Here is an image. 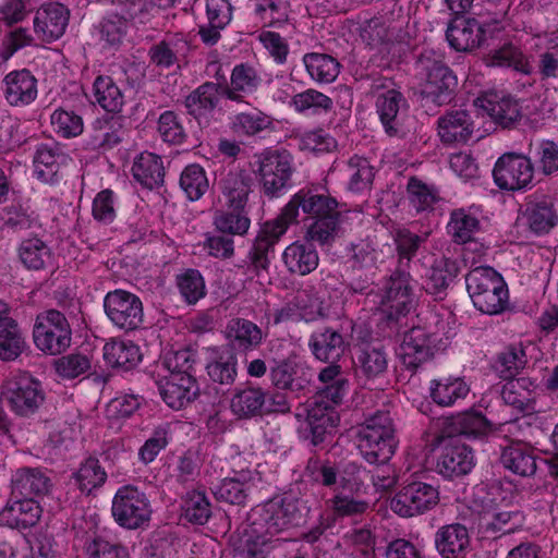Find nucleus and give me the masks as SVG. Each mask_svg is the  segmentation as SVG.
<instances>
[{"mask_svg":"<svg viewBox=\"0 0 558 558\" xmlns=\"http://www.w3.org/2000/svg\"><path fill=\"white\" fill-rule=\"evenodd\" d=\"M423 238L407 230L397 231L396 244L399 254V268L391 275L381 299V311L388 318L397 319L409 312L412 303L411 277L405 271L410 260L415 256Z\"/></svg>","mask_w":558,"mask_h":558,"instance_id":"f257e3e1","label":"nucleus"},{"mask_svg":"<svg viewBox=\"0 0 558 558\" xmlns=\"http://www.w3.org/2000/svg\"><path fill=\"white\" fill-rule=\"evenodd\" d=\"M415 71L423 100L436 106L446 105L451 100L458 82L446 64L442 53L434 49L424 50L416 60Z\"/></svg>","mask_w":558,"mask_h":558,"instance_id":"f03ea898","label":"nucleus"},{"mask_svg":"<svg viewBox=\"0 0 558 558\" xmlns=\"http://www.w3.org/2000/svg\"><path fill=\"white\" fill-rule=\"evenodd\" d=\"M357 449L372 464H386L395 454L398 440L393 420L388 411H377L365 420L357 435Z\"/></svg>","mask_w":558,"mask_h":558,"instance_id":"7ed1b4c3","label":"nucleus"},{"mask_svg":"<svg viewBox=\"0 0 558 558\" xmlns=\"http://www.w3.org/2000/svg\"><path fill=\"white\" fill-rule=\"evenodd\" d=\"M468 292L474 306L482 313H501L508 303V289L504 278L492 267H476L465 276Z\"/></svg>","mask_w":558,"mask_h":558,"instance_id":"20e7f679","label":"nucleus"},{"mask_svg":"<svg viewBox=\"0 0 558 558\" xmlns=\"http://www.w3.org/2000/svg\"><path fill=\"white\" fill-rule=\"evenodd\" d=\"M302 518L299 500L292 496L274 498L252 509L248 521L258 535H274Z\"/></svg>","mask_w":558,"mask_h":558,"instance_id":"39448f33","label":"nucleus"},{"mask_svg":"<svg viewBox=\"0 0 558 558\" xmlns=\"http://www.w3.org/2000/svg\"><path fill=\"white\" fill-rule=\"evenodd\" d=\"M253 172L262 193L274 198L284 190L293 173L291 155L286 150L266 149L254 156Z\"/></svg>","mask_w":558,"mask_h":558,"instance_id":"423d86ee","label":"nucleus"},{"mask_svg":"<svg viewBox=\"0 0 558 558\" xmlns=\"http://www.w3.org/2000/svg\"><path fill=\"white\" fill-rule=\"evenodd\" d=\"M33 338L40 351L57 355L70 347L72 331L66 317L61 312L49 310L37 316Z\"/></svg>","mask_w":558,"mask_h":558,"instance_id":"0eeeda50","label":"nucleus"},{"mask_svg":"<svg viewBox=\"0 0 558 558\" xmlns=\"http://www.w3.org/2000/svg\"><path fill=\"white\" fill-rule=\"evenodd\" d=\"M111 511L116 522L129 530L142 527L149 522L151 515L148 497L133 485H124L117 490Z\"/></svg>","mask_w":558,"mask_h":558,"instance_id":"6e6552de","label":"nucleus"},{"mask_svg":"<svg viewBox=\"0 0 558 558\" xmlns=\"http://www.w3.org/2000/svg\"><path fill=\"white\" fill-rule=\"evenodd\" d=\"M2 399L17 415L34 414L45 401V392L38 380L27 374L8 378L2 385Z\"/></svg>","mask_w":558,"mask_h":558,"instance_id":"1a4fd4ad","label":"nucleus"},{"mask_svg":"<svg viewBox=\"0 0 558 558\" xmlns=\"http://www.w3.org/2000/svg\"><path fill=\"white\" fill-rule=\"evenodd\" d=\"M338 207L337 199L330 195L312 189H301L284 205L280 214L289 225H293L299 222L300 210L306 218L314 220L339 213Z\"/></svg>","mask_w":558,"mask_h":558,"instance_id":"9d476101","label":"nucleus"},{"mask_svg":"<svg viewBox=\"0 0 558 558\" xmlns=\"http://www.w3.org/2000/svg\"><path fill=\"white\" fill-rule=\"evenodd\" d=\"M439 504L436 486L415 481L403 486L392 498L391 509L403 518L423 514Z\"/></svg>","mask_w":558,"mask_h":558,"instance_id":"9b49d317","label":"nucleus"},{"mask_svg":"<svg viewBox=\"0 0 558 558\" xmlns=\"http://www.w3.org/2000/svg\"><path fill=\"white\" fill-rule=\"evenodd\" d=\"M493 177L496 185L501 190H524L532 185L534 166L526 156L506 153L496 161Z\"/></svg>","mask_w":558,"mask_h":558,"instance_id":"f8f14e48","label":"nucleus"},{"mask_svg":"<svg viewBox=\"0 0 558 558\" xmlns=\"http://www.w3.org/2000/svg\"><path fill=\"white\" fill-rule=\"evenodd\" d=\"M104 306L109 319L121 329L134 330L143 323L142 301L131 292L124 290L109 292L105 298Z\"/></svg>","mask_w":558,"mask_h":558,"instance_id":"ddd939ff","label":"nucleus"},{"mask_svg":"<svg viewBox=\"0 0 558 558\" xmlns=\"http://www.w3.org/2000/svg\"><path fill=\"white\" fill-rule=\"evenodd\" d=\"M444 447L437 458L436 471L446 478H457L471 472L474 454L468 445L458 438H445Z\"/></svg>","mask_w":558,"mask_h":558,"instance_id":"4468645a","label":"nucleus"},{"mask_svg":"<svg viewBox=\"0 0 558 558\" xmlns=\"http://www.w3.org/2000/svg\"><path fill=\"white\" fill-rule=\"evenodd\" d=\"M253 179L245 170L221 173L217 182V202L222 208L244 209L253 192Z\"/></svg>","mask_w":558,"mask_h":558,"instance_id":"2eb2a0df","label":"nucleus"},{"mask_svg":"<svg viewBox=\"0 0 558 558\" xmlns=\"http://www.w3.org/2000/svg\"><path fill=\"white\" fill-rule=\"evenodd\" d=\"M52 488L47 471L39 466H20L12 471L10 493L14 498L29 497L40 499Z\"/></svg>","mask_w":558,"mask_h":558,"instance_id":"dca6fc26","label":"nucleus"},{"mask_svg":"<svg viewBox=\"0 0 558 558\" xmlns=\"http://www.w3.org/2000/svg\"><path fill=\"white\" fill-rule=\"evenodd\" d=\"M70 12L61 3L43 4L34 17V32L38 39L51 43L59 39L69 24Z\"/></svg>","mask_w":558,"mask_h":558,"instance_id":"f3484780","label":"nucleus"},{"mask_svg":"<svg viewBox=\"0 0 558 558\" xmlns=\"http://www.w3.org/2000/svg\"><path fill=\"white\" fill-rule=\"evenodd\" d=\"M434 342L433 335L426 332L422 327H413L405 332L399 351L403 366L415 372L420 365L433 356Z\"/></svg>","mask_w":558,"mask_h":558,"instance_id":"a211bd4d","label":"nucleus"},{"mask_svg":"<svg viewBox=\"0 0 558 558\" xmlns=\"http://www.w3.org/2000/svg\"><path fill=\"white\" fill-rule=\"evenodd\" d=\"M323 302L310 290L298 291L292 301L286 303L280 308L271 313L272 323L279 325L282 323L303 318L313 320L323 315Z\"/></svg>","mask_w":558,"mask_h":558,"instance_id":"6ab92c4d","label":"nucleus"},{"mask_svg":"<svg viewBox=\"0 0 558 558\" xmlns=\"http://www.w3.org/2000/svg\"><path fill=\"white\" fill-rule=\"evenodd\" d=\"M289 226L281 214L263 225L250 253V259L255 269H267L269 265L268 253L274 251L275 245L287 232Z\"/></svg>","mask_w":558,"mask_h":558,"instance_id":"aec40b11","label":"nucleus"},{"mask_svg":"<svg viewBox=\"0 0 558 558\" xmlns=\"http://www.w3.org/2000/svg\"><path fill=\"white\" fill-rule=\"evenodd\" d=\"M41 512L38 499L14 498L10 493L9 500L0 512V521L10 527L25 530L39 521Z\"/></svg>","mask_w":558,"mask_h":558,"instance_id":"412c9836","label":"nucleus"},{"mask_svg":"<svg viewBox=\"0 0 558 558\" xmlns=\"http://www.w3.org/2000/svg\"><path fill=\"white\" fill-rule=\"evenodd\" d=\"M438 135L444 144L466 143L475 129L471 113L463 108L448 110L438 118Z\"/></svg>","mask_w":558,"mask_h":558,"instance_id":"4be33fe9","label":"nucleus"},{"mask_svg":"<svg viewBox=\"0 0 558 558\" xmlns=\"http://www.w3.org/2000/svg\"><path fill=\"white\" fill-rule=\"evenodd\" d=\"M199 388L193 375L170 374L159 381V392L163 401L172 409L180 410L191 403Z\"/></svg>","mask_w":558,"mask_h":558,"instance_id":"5701e85b","label":"nucleus"},{"mask_svg":"<svg viewBox=\"0 0 558 558\" xmlns=\"http://www.w3.org/2000/svg\"><path fill=\"white\" fill-rule=\"evenodd\" d=\"M444 428L436 436L433 446H438L445 438H457V436L481 437L489 430V423L478 412H465L442 422Z\"/></svg>","mask_w":558,"mask_h":558,"instance_id":"b1692460","label":"nucleus"},{"mask_svg":"<svg viewBox=\"0 0 558 558\" xmlns=\"http://www.w3.org/2000/svg\"><path fill=\"white\" fill-rule=\"evenodd\" d=\"M485 29L475 19L457 17L446 32L449 45L457 51H472L485 41Z\"/></svg>","mask_w":558,"mask_h":558,"instance_id":"393cba45","label":"nucleus"},{"mask_svg":"<svg viewBox=\"0 0 558 558\" xmlns=\"http://www.w3.org/2000/svg\"><path fill=\"white\" fill-rule=\"evenodd\" d=\"M348 344L341 331L332 327L315 330L308 341L313 355L326 363L337 362L344 354Z\"/></svg>","mask_w":558,"mask_h":558,"instance_id":"a878e982","label":"nucleus"},{"mask_svg":"<svg viewBox=\"0 0 558 558\" xmlns=\"http://www.w3.org/2000/svg\"><path fill=\"white\" fill-rule=\"evenodd\" d=\"M5 100L15 107L29 105L37 97V80L27 70L12 71L3 80Z\"/></svg>","mask_w":558,"mask_h":558,"instance_id":"bb28decb","label":"nucleus"},{"mask_svg":"<svg viewBox=\"0 0 558 558\" xmlns=\"http://www.w3.org/2000/svg\"><path fill=\"white\" fill-rule=\"evenodd\" d=\"M475 105L502 128H512L521 118L518 102L496 93L478 97Z\"/></svg>","mask_w":558,"mask_h":558,"instance_id":"cd10ccee","label":"nucleus"},{"mask_svg":"<svg viewBox=\"0 0 558 558\" xmlns=\"http://www.w3.org/2000/svg\"><path fill=\"white\" fill-rule=\"evenodd\" d=\"M354 367L360 378L379 379L388 371V354L383 345L363 344L355 352Z\"/></svg>","mask_w":558,"mask_h":558,"instance_id":"c85d7f7f","label":"nucleus"},{"mask_svg":"<svg viewBox=\"0 0 558 558\" xmlns=\"http://www.w3.org/2000/svg\"><path fill=\"white\" fill-rule=\"evenodd\" d=\"M262 78L257 71L246 63L233 68L230 84L221 86V96L231 101L243 102L244 99L257 92Z\"/></svg>","mask_w":558,"mask_h":558,"instance_id":"c756f323","label":"nucleus"},{"mask_svg":"<svg viewBox=\"0 0 558 558\" xmlns=\"http://www.w3.org/2000/svg\"><path fill=\"white\" fill-rule=\"evenodd\" d=\"M307 423L311 428L312 444L318 446L324 442L327 434L338 425L339 416L336 407L314 397L307 409Z\"/></svg>","mask_w":558,"mask_h":558,"instance_id":"7c9ffc66","label":"nucleus"},{"mask_svg":"<svg viewBox=\"0 0 558 558\" xmlns=\"http://www.w3.org/2000/svg\"><path fill=\"white\" fill-rule=\"evenodd\" d=\"M469 545V531L460 523L444 525L435 534V546L442 558H464Z\"/></svg>","mask_w":558,"mask_h":558,"instance_id":"2f4dec72","label":"nucleus"},{"mask_svg":"<svg viewBox=\"0 0 558 558\" xmlns=\"http://www.w3.org/2000/svg\"><path fill=\"white\" fill-rule=\"evenodd\" d=\"M282 262L291 275L306 276L319 264V256L312 243L295 241L282 253Z\"/></svg>","mask_w":558,"mask_h":558,"instance_id":"473e14b6","label":"nucleus"},{"mask_svg":"<svg viewBox=\"0 0 558 558\" xmlns=\"http://www.w3.org/2000/svg\"><path fill=\"white\" fill-rule=\"evenodd\" d=\"M536 454L527 444L518 441L502 449L500 462L505 469L522 477H532L537 471Z\"/></svg>","mask_w":558,"mask_h":558,"instance_id":"72a5a7b5","label":"nucleus"},{"mask_svg":"<svg viewBox=\"0 0 558 558\" xmlns=\"http://www.w3.org/2000/svg\"><path fill=\"white\" fill-rule=\"evenodd\" d=\"M523 218L531 231L536 234L549 232L558 222L551 198L543 196L525 204Z\"/></svg>","mask_w":558,"mask_h":558,"instance_id":"f704fd0d","label":"nucleus"},{"mask_svg":"<svg viewBox=\"0 0 558 558\" xmlns=\"http://www.w3.org/2000/svg\"><path fill=\"white\" fill-rule=\"evenodd\" d=\"M407 100L396 89H388L378 95L376 108L380 121L389 136H398L402 132V123L399 118L401 108L405 107Z\"/></svg>","mask_w":558,"mask_h":558,"instance_id":"c9c22d12","label":"nucleus"},{"mask_svg":"<svg viewBox=\"0 0 558 558\" xmlns=\"http://www.w3.org/2000/svg\"><path fill=\"white\" fill-rule=\"evenodd\" d=\"M221 86L206 82L190 93L184 99V107L190 116L201 120L207 118L219 104Z\"/></svg>","mask_w":558,"mask_h":558,"instance_id":"e433bc0d","label":"nucleus"},{"mask_svg":"<svg viewBox=\"0 0 558 558\" xmlns=\"http://www.w3.org/2000/svg\"><path fill=\"white\" fill-rule=\"evenodd\" d=\"M507 380L500 392L504 402L519 412L533 411L536 389L534 380L530 377H514Z\"/></svg>","mask_w":558,"mask_h":558,"instance_id":"4c0bfd02","label":"nucleus"},{"mask_svg":"<svg viewBox=\"0 0 558 558\" xmlns=\"http://www.w3.org/2000/svg\"><path fill=\"white\" fill-rule=\"evenodd\" d=\"M342 222L341 211L311 220L306 225L304 240L319 246H330L342 233Z\"/></svg>","mask_w":558,"mask_h":558,"instance_id":"58836bf2","label":"nucleus"},{"mask_svg":"<svg viewBox=\"0 0 558 558\" xmlns=\"http://www.w3.org/2000/svg\"><path fill=\"white\" fill-rule=\"evenodd\" d=\"M134 179L144 187L155 189L163 183L165 167L161 158L153 153H142L132 166Z\"/></svg>","mask_w":558,"mask_h":558,"instance_id":"ea45409f","label":"nucleus"},{"mask_svg":"<svg viewBox=\"0 0 558 558\" xmlns=\"http://www.w3.org/2000/svg\"><path fill=\"white\" fill-rule=\"evenodd\" d=\"M469 392L470 386L462 377L448 376L430 381V398L441 407L453 405L458 400L464 399Z\"/></svg>","mask_w":558,"mask_h":558,"instance_id":"a19ab883","label":"nucleus"},{"mask_svg":"<svg viewBox=\"0 0 558 558\" xmlns=\"http://www.w3.org/2000/svg\"><path fill=\"white\" fill-rule=\"evenodd\" d=\"M27 348L25 336L13 318L0 320V360L14 361Z\"/></svg>","mask_w":558,"mask_h":558,"instance_id":"79ce46f5","label":"nucleus"},{"mask_svg":"<svg viewBox=\"0 0 558 558\" xmlns=\"http://www.w3.org/2000/svg\"><path fill=\"white\" fill-rule=\"evenodd\" d=\"M266 393L259 387H246L238 390L231 399V411L239 418H250L264 413Z\"/></svg>","mask_w":558,"mask_h":558,"instance_id":"37998d69","label":"nucleus"},{"mask_svg":"<svg viewBox=\"0 0 558 558\" xmlns=\"http://www.w3.org/2000/svg\"><path fill=\"white\" fill-rule=\"evenodd\" d=\"M252 478L250 471L236 472L234 476L222 480L214 494L218 500L242 506L248 496Z\"/></svg>","mask_w":558,"mask_h":558,"instance_id":"c03bdc74","label":"nucleus"},{"mask_svg":"<svg viewBox=\"0 0 558 558\" xmlns=\"http://www.w3.org/2000/svg\"><path fill=\"white\" fill-rule=\"evenodd\" d=\"M19 258L29 270H41L50 264L52 253L50 247L38 236L24 239L17 248Z\"/></svg>","mask_w":558,"mask_h":558,"instance_id":"a18cd8bd","label":"nucleus"},{"mask_svg":"<svg viewBox=\"0 0 558 558\" xmlns=\"http://www.w3.org/2000/svg\"><path fill=\"white\" fill-rule=\"evenodd\" d=\"M104 357L112 367L128 371L137 365L142 355L132 341L113 340L105 344Z\"/></svg>","mask_w":558,"mask_h":558,"instance_id":"49530a36","label":"nucleus"},{"mask_svg":"<svg viewBox=\"0 0 558 558\" xmlns=\"http://www.w3.org/2000/svg\"><path fill=\"white\" fill-rule=\"evenodd\" d=\"M485 61L487 65L508 66L526 75L533 73V65L529 62L526 56L512 44H506L490 51Z\"/></svg>","mask_w":558,"mask_h":558,"instance_id":"de8ad7c7","label":"nucleus"},{"mask_svg":"<svg viewBox=\"0 0 558 558\" xmlns=\"http://www.w3.org/2000/svg\"><path fill=\"white\" fill-rule=\"evenodd\" d=\"M227 338L244 350L257 348L264 338L262 329L245 318L231 319L226 328Z\"/></svg>","mask_w":558,"mask_h":558,"instance_id":"09e8293b","label":"nucleus"},{"mask_svg":"<svg viewBox=\"0 0 558 558\" xmlns=\"http://www.w3.org/2000/svg\"><path fill=\"white\" fill-rule=\"evenodd\" d=\"M303 63L311 78L318 83H331L340 72L339 61L326 53H306Z\"/></svg>","mask_w":558,"mask_h":558,"instance_id":"8fccbe9b","label":"nucleus"},{"mask_svg":"<svg viewBox=\"0 0 558 558\" xmlns=\"http://www.w3.org/2000/svg\"><path fill=\"white\" fill-rule=\"evenodd\" d=\"M527 365L525 349L521 343L510 344L497 354L494 368L502 379H512Z\"/></svg>","mask_w":558,"mask_h":558,"instance_id":"3c124183","label":"nucleus"},{"mask_svg":"<svg viewBox=\"0 0 558 558\" xmlns=\"http://www.w3.org/2000/svg\"><path fill=\"white\" fill-rule=\"evenodd\" d=\"M447 229L453 242L465 244L475 240V234L480 231L481 223L474 215L460 208L454 209L450 214Z\"/></svg>","mask_w":558,"mask_h":558,"instance_id":"603ef678","label":"nucleus"},{"mask_svg":"<svg viewBox=\"0 0 558 558\" xmlns=\"http://www.w3.org/2000/svg\"><path fill=\"white\" fill-rule=\"evenodd\" d=\"M95 101L108 112H119L124 105V96L112 77L99 75L93 84Z\"/></svg>","mask_w":558,"mask_h":558,"instance_id":"864d4df0","label":"nucleus"},{"mask_svg":"<svg viewBox=\"0 0 558 558\" xmlns=\"http://www.w3.org/2000/svg\"><path fill=\"white\" fill-rule=\"evenodd\" d=\"M408 199L417 211L433 210L440 201L439 190L434 184H427L417 177H411L407 184Z\"/></svg>","mask_w":558,"mask_h":558,"instance_id":"5fc2aeb1","label":"nucleus"},{"mask_svg":"<svg viewBox=\"0 0 558 558\" xmlns=\"http://www.w3.org/2000/svg\"><path fill=\"white\" fill-rule=\"evenodd\" d=\"M186 48V40L178 35L167 37L149 49L150 62L158 68L169 69L178 61V54Z\"/></svg>","mask_w":558,"mask_h":558,"instance_id":"6e6d98bb","label":"nucleus"},{"mask_svg":"<svg viewBox=\"0 0 558 558\" xmlns=\"http://www.w3.org/2000/svg\"><path fill=\"white\" fill-rule=\"evenodd\" d=\"M271 124V119L262 111L240 112L232 118L231 130L239 136H254Z\"/></svg>","mask_w":558,"mask_h":558,"instance_id":"4d7b16f0","label":"nucleus"},{"mask_svg":"<svg viewBox=\"0 0 558 558\" xmlns=\"http://www.w3.org/2000/svg\"><path fill=\"white\" fill-rule=\"evenodd\" d=\"M244 209L220 208L215 211L214 225L221 233L231 235L245 234L250 228V219L243 214Z\"/></svg>","mask_w":558,"mask_h":558,"instance_id":"13d9d810","label":"nucleus"},{"mask_svg":"<svg viewBox=\"0 0 558 558\" xmlns=\"http://www.w3.org/2000/svg\"><path fill=\"white\" fill-rule=\"evenodd\" d=\"M172 0H119V14L124 19L148 22L150 15L160 8L170 5Z\"/></svg>","mask_w":558,"mask_h":558,"instance_id":"bf43d9fd","label":"nucleus"},{"mask_svg":"<svg viewBox=\"0 0 558 558\" xmlns=\"http://www.w3.org/2000/svg\"><path fill=\"white\" fill-rule=\"evenodd\" d=\"M175 282L182 299L189 305L196 304L206 295L205 280L196 269H186L178 275Z\"/></svg>","mask_w":558,"mask_h":558,"instance_id":"052dcab7","label":"nucleus"},{"mask_svg":"<svg viewBox=\"0 0 558 558\" xmlns=\"http://www.w3.org/2000/svg\"><path fill=\"white\" fill-rule=\"evenodd\" d=\"M180 186L191 201L199 199L208 190L205 170L198 165H189L180 177Z\"/></svg>","mask_w":558,"mask_h":558,"instance_id":"680f3d73","label":"nucleus"},{"mask_svg":"<svg viewBox=\"0 0 558 558\" xmlns=\"http://www.w3.org/2000/svg\"><path fill=\"white\" fill-rule=\"evenodd\" d=\"M326 505L333 520L344 517L361 515L369 508L368 501L343 493L336 494L326 501Z\"/></svg>","mask_w":558,"mask_h":558,"instance_id":"e2e57ef3","label":"nucleus"},{"mask_svg":"<svg viewBox=\"0 0 558 558\" xmlns=\"http://www.w3.org/2000/svg\"><path fill=\"white\" fill-rule=\"evenodd\" d=\"M292 105L298 112H311L314 114L328 112L332 109V99L310 88L299 93L292 97Z\"/></svg>","mask_w":558,"mask_h":558,"instance_id":"0e129e2a","label":"nucleus"},{"mask_svg":"<svg viewBox=\"0 0 558 558\" xmlns=\"http://www.w3.org/2000/svg\"><path fill=\"white\" fill-rule=\"evenodd\" d=\"M482 529L486 533L508 534L513 532L521 523L519 512L495 510L485 512L482 517Z\"/></svg>","mask_w":558,"mask_h":558,"instance_id":"69168bd1","label":"nucleus"},{"mask_svg":"<svg viewBox=\"0 0 558 558\" xmlns=\"http://www.w3.org/2000/svg\"><path fill=\"white\" fill-rule=\"evenodd\" d=\"M74 476L80 489L87 494L100 487L107 480V473L96 458L86 459Z\"/></svg>","mask_w":558,"mask_h":558,"instance_id":"338daca9","label":"nucleus"},{"mask_svg":"<svg viewBox=\"0 0 558 558\" xmlns=\"http://www.w3.org/2000/svg\"><path fill=\"white\" fill-rule=\"evenodd\" d=\"M184 518L195 524H204L210 518V504L202 492H190L182 505Z\"/></svg>","mask_w":558,"mask_h":558,"instance_id":"774afa93","label":"nucleus"}]
</instances>
